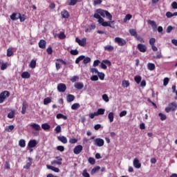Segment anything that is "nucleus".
<instances>
[{
	"label": "nucleus",
	"mask_w": 177,
	"mask_h": 177,
	"mask_svg": "<svg viewBox=\"0 0 177 177\" xmlns=\"http://www.w3.org/2000/svg\"><path fill=\"white\" fill-rule=\"evenodd\" d=\"M95 12L100 14V16L105 17V15H106V18H108V19L112 20L113 17L111 14L109 12V11L104 10L102 9H97Z\"/></svg>",
	"instance_id": "f257e3e1"
},
{
	"label": "nucleus",
	"mask_w": 177,
	"mask_h": 177,
	"mask_svg": "<svg viewBox=\"0 0 177 177\" xmlns=\"http://www.w3.org/2000/svg\"><path fill=\"white\" fill-rule=\"evenodd\" d=\"M177 109V102H172L171 103H169L167 106V107H166L165 109V111L166 113H169L170 111H175Z\"/></svg>",
	"instance_id": "f03ea898"
},
{
	"label": "nucleus",
	"mask_w": 177,
	"mask_h": 177,
	"mask_svg": "<svg viewBox=\"0 0 177 177\" xmlns=\"http://www.w3.org/2000/svg\"><path fill=\"white\" fill-rule=\"evenodd\" d=\"M10 95L9 91H5L0 94V103H3L4 100Z\"/></svg>",
	"instance_id": "7ed1b4c3"
},
{
	"label": "nucleus",
	"mask_w": 177,
	"mask_h": 177,
	"mask_svg": "<svg viewBox=\"0 0 177 177\" xmlns=\"http://www.w3.org/2000/svg\"><path fill=\"white\" fill-rule=\"evenodd\" d=\"M111 20H109V21H104V19H100L99 24H101V26L104 27H111L112 28L111 24L114 21H111Z\"/></svg>",
	"instance_id": "20e7f679"
},
{
	"label": "nucleus",
	"mask_w": 177,
	"mask_h": 177,
	"mask_svg": "<svg viewBox=\"0 0 177 177\" xmlns=\"http://www.w3.org/2000/svg\"><path fill=\"white\" fill-rule=\"evenodd\" d=\"M115 42L120 46H124L127 44V41L120 37H115Z\"/></svg>",
	"instance_id": "39448f33"
},
{
	"label": "nucleus",
	"mask_w": 177,
	"mask_h": 177,
	"mask_svg": "<svg viewBox=\"0 0 177 177\" xmlns=\"http://www.w3.org/2000/svg\"><path fill=\"white\" fill-rule=\"evenodd\" d=\"M94 145L98 147H102L104 145V140L102 138H95Z\"/></svg>",
	"instance_id": "423d86ee"
},
{
	"label": "nucleus",
	"mask_w": 177,
	"mask_h": 177,
	"mask_svg": "<svg viewBox=\"0 0 177 177\" xmlns=\"http://www.w3.org/2000/svg\"><path fill=\"white\" fill-rule=\"evenodd\" d=\"M57 90L60 93H64L66 90V86L65 84L60 83L57 85Z\"/></svg>",
	"instance_id": "0eeeda50"
},
{
	"label": "nucleus",
	"mask_w": 177,
	"mask_h": 177,
	"mask_svg": "<svg viewBox=\"0 0 177 177\" xmlns=\"http://www.w3.org/2000/svg\"><path fill=\"white\" fill-rule=\"evenodd\" d=\"M137 49H138V50H140V52L141 53H145L147 50V48L145 45L142 44H139L138 45H137Z\"/></svg>",
	"instance_id": "6e6552de"
},
{
	"label": "nucleus",
	"mask_w": 177,
	"mask_h": 177,
	"mask_svg": "<svg viewBox=\"0 0 177 177\" xmlns=\"http://www.w3.org/2000/svg\"><path fill=\"white\" fill-rule=\"evenodd\" d=\"M76 42L79 44L81 46H85L86 45V39L83 38L82 40L80 39L78 37L75 39Z\"/></svg>",
	"instance_id": "1a4fd4ad"
},
{
	"label": "nucleus",
	"mask_w": 177,
	"mask_h": 177,
	"mask_svg": "<svg viewBox=\"0 0 177 177\" xmlns=\"http://www.w3.org/2000/svg\"><path fill=\"white\" fill-rule=\"evenodd\" d=\"M82 150H83V147L81 145H80L76 146L74 148L73 151L75 154L78 155L82 151Z\"/></svg>",
	"instance_id": "9d476101"
},
{
	"label": "nucleus",
	"mask_w": 177,
	"mask_h": 177,
	"mask_svg": "<svg viewBox=\"0 0 177 177\" xmlns=\"http://www.w3.org/2000/svg\"><path fill=\"white\" fill-rule=\"evenodd\" d=\"M37 145V142L36 140H31L29 141L28 144V148H34L35 147H36Z\"/></svg>",
	"instance_id": "9b49d317"
},
{
	"label": "nucleus",
	"mask_w": 177,
	"mask_h": 177,
	"mask_svg": "<svg viewBox=\"0 0 177 177\" xmlns=\"http://www.w3.org/2000/svg\"><path fill=\"white\" fill-rule=\"evenodd\" d=\"M133 165H134V167L137 169L141 167V163L139 162V160L138 158H134V161H133Z\"/></svg>",
	"instance_id": "f8f14e48"
},
{
	"label": "nucleus",
	"mask_w": 177,
	"mask_h": 177,
	"mask_svg": "<svg viewBox=\"0 0 177 177\" xmlns=\"http://www.w3.org/2000/svg\"><path fill=\"white\" fill-rule=\"evenodd\" d=\"M46 41L44 39H41L40 41L39 42V47L40 48L44 49L46 48Z\"/></svg>",
	"instance_id": "ddd939ff"
},
{
	"label": "nucleus",
	"mask_w": 177,
	"mask_h": 177,
	"mask_svg": "<svg viewBox=\"0 0 177 177\" xmlns=\"http://www.w3.org/2000/svg\"><path fill=\"white\" fill-rule=\"evenodd\" d=\"M30 127L32 129H35V131H40L41 129L40 125L36 123L31 124Z\"/></svg>",
	"instance_id": "4468645a"
},
{
	"label": "nucleus",
	"mask_w": 177,
	"mask_h": 177,
	"mask_svg": "<svg viewBox=\"0 0 177 177\" xmlns=\"http://www.w3.org/2000/svg\"><path fill=\"white\" fill-rule=\"evenodd\" d=\"M148 24L151 25L152 29L156 30L157 28V24L154 21L148 20Z\"/></svg>",
	"instance_id": "2eb2a0df"
},
{
	"label": "nucleus",
	"mask_w": 177,
	"mask_h": 177,
	"mask_svg": "<svg viewBox=\"0 0 177 177\" xmlns=\"http://www.w3.org/2000/svg\"><path fill=\"white\" fill-rule=\"evenodd\" d=\"M46 167L48 169H51V170L54 171L55 172L59 173L60 171L59 168L55 167L54 166L47 165Z\"/></svg>",
	"instance_id": "dca6fc26"
},
{
	"label": "nucleus",
	"mask_w": 177,
	"mask_h": 177,
	"mask_svg": "<svg viewBox=\"0 0 177 177\" xmlns=\"http://www.w3.org/2000/svg\"><path fill=\"white\" fill-rule=\"evenodd\" d=\"M61 15L62 16L63 18L64 19H68L70 17L69 12L64 10L61 12Z\"/></svg>",
	"instance_id": "f3484780"
},
{
	"label": "nucleus",
	"mask_w": 177,
	"mask_h": 177,
	"mask_svg": "<svg viewBox=\"0 0 177 177\" xmlns=\"http://www.w3.org/2000/svg\"><path fill=\"white\" fill-rule=\"evenodd\" d=\"M104 50H105V51L112 52L114 50V47L111 45L105 46H104Z\"/></svg>",
	"instance_id": "a211bd4d"
},
{
	"label": "nucleus",
	"mask_w": 177,
	"mask_h": 177,
	"mask_svg": "<svg viewBox=\"0 0 177 177\" xmlns=\"http://www.w3.org/2000/svg\"><path fill=\"white\" fill-rule=\"evenodd\" d=\"M129 32H130V35L133 36L134 37H138V33L136 30L135 29H130L129 30Z\"/></svg>",
	"instance_id": "6ab92c4d"
},
{
	"label": "nucleus",
	"mask_w": 177,
	"mask_h": 177,
	"mask_svg": "<svg viewBox=\"0 0 177 177\" xmlns=\"http://www.w3.org/2000/svg\"><path fill=\"white\" fill-rule=\"evenodd\" d=\"M57 138L64 144H66L68 142V140L65 136H58Z\"/></svg>",
	"instance_id": "aec40b11"
},
{
	"label": "nucleus",
	"mask_w": 177,
	"mask_h": 177,
	"mask_svg": "<svg viewBox=\"0 0 177 177\" xmlns=\"http://www.w3.org/2000/svg\"><path fill=\"white\" fill-rule=\"evenodd\" d=\"M28 106V104L26 102H24L22 104V111L21 113L22 114H25L26 112V109Z\"/></svg>",
	"instance_id": "412c9836"
},
{
	"label": "nucleus",
	"mask_w": 177,
	"mask_h": 177,
	"mask_svg": "<svg viewBox=\"0 0 177 177\" xmlns=\"http://www.w3.org/2000/svg\"><path fill=\"white\" fill-rule=\"evenodd\" d=\"M147 67L149 71H153L156 69V65L153 63H148V64L147 65Z\"/></svg>",
	"instance_id": "4be33fe9"
},
{
	"label": "nucleus",
	"mask_w": 177,
	"mask_h": 177,
	"mask_svg": "<svg viewBox=\"0 0 177 177\" xmlns=\"http://www.w3.org/2000/svg\"><path fill=\"white\" fill-rule=\"evenodd\" d=\"M20 17L19 13L17 14V13H13L11 16H10V19L13 21L17 20L19 19V18Z\"/></svg>",
	"instance_id": "5701e85b"
},
{
	"label": "nucleus",
	"mask_w": 177,
	"mask_h": 177,
	"mask_svg": "<svg viewBox=\"0 0 177 177\" xmlns=\"http://www.w3.org/2000/svg\"><path fill=\"white\" fill-rule=\"evenodd\" d=\"M84 84L83 83H82V82H77V83H76L75 84V87L77 88V89H78V90H81V89H82L83 88H84Z\"/></svg>",
	"instance_id": "b1692460"
},
{
	"label": "nucleus",
	"mask_w": 177,
	"mask_h": 177,
	"mask_svg": "<svg viewBox=\"0 0 177 177\" xmlns=\"http://www.w3.org/2000/svg\"><path fill=\"white\" fill-rule=\"evenodd\" d=\"M165 16L167 18H171L173 17L174 16H177V12L171 13V12H167L165 14Z\"/></svg>",
	"instance_id": "393cba45"
},
{
	"label": "nucleus",
	"mask_w": 177,
	"mask_h": 177,
	"mask_svg": "<svg viewBox=\"0 0 177 177\" xmlns=\"http://www.w3.org/2000/svg\"><path fill=\"white\" fill-rule=\"evenodd\" d=\"M28 160H29L30 162H27L26 165L25 166H24V169H28L30 167V166L32 165V159L31 158H28Z\"/></svg>",
	"instance_id": "a878e982"
},
{
	"label": "nucleus",
	"mask_w": 177,
	"mask_h": 177,
	"mask_svg": "<svg viewBox=\"0 0 177 177\" xmlns=\"http://www.w3.org/2000/svg\"><path fill=\"white\" fill-rule=\"evenodd\" d=\"M104 113H105L104 109H98V110H97V111L95 112L97 116H98L100 115H104Z\"/></svg>",
	"instance_id": "bb28decb"
},
{
	"label": "nucleus",
	"mask_w": 177,
	"mask_h": 177,
	"mask_svg": "<svg viewBox=\"0 0 177 177\" xmlns=\"http://www.w3.org/2000/svg\"><path fill=\"white\" fill-rule=\"evenodd\" d=\"M21 77L24 79H28L30 77V74L28 72H24L21 74Z\"/></svg>",
	"instance_id": "cd10ccee"
},
{
	"label": "nucleus",
	"mask_w": 177,
	"mask_h": 177,
	"mask_svg": "<svg viewBox=\"0 0 177 177\" xmlns=\"http://www.w3.org/2000/svg\"><path fill=\"white\" fill-rule=\"evenodd\" d=\"M75 99V96L73 95H71V94H69L68 96H67V101L68 102H71L73 101H74Z\"/></svg>",
	"instance_id": "c85d7f7f"
},
{
	"label": "nucleus",
	"mask_w": 177,
	"mask_h": 177,
	"mask_svg": "<svg viewBox=\"0 0 177 177\" xmlns=\"http://www.w3.org/2000/svg\"><path fill=\"white\" fill-rule=\"evenodd\" d=\"M108 119H109V122H113L114 120V113L113 112L109 113L108 114Z\"/></svg>",
	"instance_id": "c756f323"
},
{
	"label": "nucleus",
	"mask_w": 177,
	"mask_h": 177,
	"mask_svg": "<svg viewBox=\"0 0 177 177\" xmlns=\"http://www.w3.org/2000/svg\"><path fill=\"white\" fill-rule=\"evenodd\" d=\"M132 19V15L130 14H127L126 15V17H124V19H123V22L127 23V21H129Z\"/></svg>",
	"instance_id": "7c9ffc66"
},
{
	"label": "nucleus",
	"mask_w": 177,
	"mask_h": 177,
	"mask_svg": "<svg viewBox=\"0 0 177 177\" xmlns=\"http://www.w3.org/2000/svg\"><path fill=\"white\" fill-rule=\"evenodd\" d=\"M57 119H64V120H65L68 119V118H67L66 115H63V114H62V113H58V114L57 115Z\"/></svg>",
	"instance_id": "2f4dec72"
},
{
	"label": "nucleus",
	"mask_w": 177,
	"mask_h": 177,
	"mask_svg": "<svg viewBox=\"0 0 177 177\" xmlns=\"http://www.w3.org/2000/svg\"><path fill=\"white\" fill-rule=\"evenodd\" d=\"M41 128L44 130H49L50 129V125L48 123H44L41 125Z\"/></svg>",
	"instance_id": "473e14b6"
},
{
	"label": "nucleus",
	"mask_w": 177,
	"mask_h": 177,
	"mask_svg": "<svg viewBox=\"0 0 177 177\" xmlns=\"http://www.w3.org/2000/svg\"><path fill=\"white\" fill-rule=\"evenodd\" d=\"M14 55V53L12 51V49L11 48H9L8 50H7V56L8 57L12 56Z\"/></svg>",
	"instance_id": "72a5a7b5"
},
{
	"label": "nucleus",
	"mask_w": 177,
	"mask_h": 177,
	"mask_svg": "<svg viewBox=\"0 0 177 177\" xmlns=\"http://www.w3.org/2000/svg\"><path fill=\"white\" fill-rule=\"evenodd\" d=\"M19 145L21 147L24 148L26 147V140L24 139H21L19 142Z\"/></svg>",
	"instance_id": "f704fd0d"
},
{
	"label": "nucleus",
	"mask_w": 177,
	"mask_h": 177,
	"mask_svg": "<svg viewBox=\"0 0 177 177\" xmlns=\"http://www.w3.org/2000/svg\"><path fill=\"white\" fill-rule=\"evenodd\" d=\"M96 26L94 24H91L88 28L86 30V32H91L92 30L95 29Z\"/></svg>",
	"instance_id": "c9c22d12"
},
{
	"label": "nucleus",
	"mask_w": 177,
	"mask_h": 177,
	"mask_svg": "<svg viewBox=\"0 0 177 177\" xmlns=\"http://www.w3.org/2000/svg\"><path fill=\"white\" fill-rule=\"evenodd\" d=\"M134 81H136V82H137V84H140V82L142 81L141 76L136 75V77H134Z\"/></svg>",
	"instance_id": "e433bc0d"
},
{
	"label": "nucleus",
	"mask_w": 177,
	"mask_h": 177,
	"mask_svg": "<svg viewBox=\"0 0 177 177\" xmlns=\"http://www.w3.org/2000/svg\"><path fill=\"white\" fill-rule=\"evenodd\" d=\"M14 129H15L14 125H10V126H7L5 129L8 132H11Z\"/></svg>",
	"instance_id": "4c0bfd02"
},
{
	"label": "nucleus",
	"mask_w": 177,
	"mask_h": 177,
	"mask_svg": "<svg viewBox=\"0 0 177 177\" xmlns=\"http://www.w3.org/2000/svg\"><path fill=\"white\" fill-rule=\"evenodd\" d=\"M100 170V166H97L95 167H94L92 171H91V174H94L96 172L99 171Z\"/></svg>",
	"instance_id": "58836bf2"
},
{
	"label": "nucleus",
	"mask_w": 177,
	"mask_h": 177,
	"mask_svg": "<svg viewBox=\"0 0 177 177\" xmlns=\"http://www.w3.org/2000/svg\"><path fill=\"white\" fill-rule=\"evenodd\" d=\"M85 58V56L84 55H81L79 57H77L75 60V63L77 64H78L80 63V62H81L82 60H84V59Z\"/></svg>",
	"instance_id": "ea45409f"
},
{
	"label": "nucleus",
	"mask_w": 177,
	"mask_h": 177,
	"mask_svg": "<svg viewBox=\"0 0 177 177\" xmlns=\"http://www.w3.org/2000/svg\"><path fill=\"white\" fill-rule=\"evenodd\" d=\"M80 107V105L79 103H75L72 105L71 109L73 110H77V109H79Z\"/></svg>",
	"instance_id": "a19ab883"
},
{
	"label": "nucleus",
	"mask_w": 177,
	"mask_h": 177,
	"mask_svg": "<svg viewBox=\"0 0 177 177\" xmlns=\"http://www.w3.org/2000/svg\"><path fill=\"white\" fill-rule=\"evenodd\" d=\"M122 86L124 87V88H127L129 86V81H123L122 82Z\"/></svg>",
	"instance_id": "79ce46f5"
},
{
	"label": "nucleus",
	"mask_w": 177,
	"mask_h": 177,
	"mask_svg": "<svg viewBox=\"0 0 177 177\" xmlns=\"http://www.w3.org/2000/svg\"><path fill=\"white\" fill-rule=\"evenodd\" d=\"M51 102H52V100H51L50 97H46V98H45L44 100V104L45 105H47V104H48L49 103H50Z\"/></svg>",
	"instance_id": "37998d69"
},
{
	"label": "nucleus",
	"mask_w": 177,
	"mask_h": 177,
	"mask_svg": "<svg viewBox=\"0 0 177 177\" xmlns=\"http://www.w3.org/2000/svg\"><path fill=\"white\" fill-rule=\"evenodd\" d=\"M37 62L35 60L32 59L30 64V67L32 68H35L36 67Z\"/></svg>",
	"instance_id": "c03bdc74"
},
{
	"label": "nucleus",
	"mask_w": 177,
	"mask_h": 177,
	"mask_svg": "<svg viewBox=\"0 0 177 177\" xmlns=\"http://www.w3.org/2000/svg\"><path fill=\"white\" fill-rule=\"evenodd\" d=\"M159 117H160V120L164 121L167 119V115L162 113H159Z\"/></svg>",
	"instance_id": "a18cd8bd"
},
{
	"label": "nucleus",
	"mask_w": 177,
	"mask_h": 177,
	"mask_svg": "<svg viewBox=\"0 0 177 177\" xmlns=\"http://www.w3.org/2000/svg\"><path fill=\"white\" fill-rule=\"evenodd\" d=\"M94 17L97 19H98V24L100 22L101 19H103L102 17H101L100 15L97 12L94 15Z\"/></svg>",
	"instance_id": "49530a36"
},
{
	"label": "nucleus",
	"mask_w": 177,
	"mask_h": 177,
	"mask_svg": "<svg viewBox=\"0 0 177 177\" xmlns=\"http://www.w3.org/2000/svg\"><path fill=\"white\" fill-rule=\"evenodd\" d=\"M83 60H84V61H83L84 64H87L88 63H90V62H91V59L90 57H84V59Z\"/></svg>",
	"instance_id": "de8ad7c7"
},
{
	"label": "nucleus",
	"mask_w": 177,
	"mask_h": 177,
	"mask_svg": "<svg viewBox=\"0 0 177 177\" xmlns=\"http://www.w3.org/2000/svg\"><path fill=\"white\" fill-rule=\"evenodd\" d=\"M162 57V55L161 52L156 53V56H153V59H161Z\"/></svg>",
	"instance_id": "09e8293b"
},
{
	"label": "nucleus",
	"mask_w": 177,
	"mask_h": 177,
	"mask_svg": "<svg viewBox=\"0 0 177 177\" xmlns=\"http://www.w3.org/2000/svg\"><path fill=\"white\" fill-rule=\"evenodd\" d=\"M15 111H10V112L8 114V118H10V119L13 118L15 117Z\"/></svg>",
	"instance_id": "8fccbe9b"
},
{
	"label": "nucleus",
	"mask_w": 177,
	"mask_h": 177,
	"mask_svg": "<svg viewBox=\"0 0 177 177\" xmlns=\"http://www.w3.org/2000/svg\"><path fill=\"white\" fill-rule=\"evenodd\" d=\"M102 100H104L105 102H108L109 101V96L106 94L102 95Z\"/></svg>",
	"instance_id": "3c124183"
},
{
	"label": "nucleus",
	"mask_w": 177,
	"mask_h": 177,
	"mask_svg": "<svg viewBox=\"0 0 177 177\" xmlns=\"http://www.w3.org/2000/svg\"><path fill=\"white\" fill-rule=\"evenodd\" d=\"M105 75L103 73H98V77H100V80H104Z\"/></svg>",
	"instance_id": "603ef678"
},
{
	"label": "nucleus",
	"mask_w": 177,
	"mask_h": 177,
	"mask_svg": "<svg viewBox=\"0 0 177 177\" xmlns=\"http://www.w3.org/2000/svg\"><path fill=\"white\" fill-rule=\"evenodd\" d=\"M78 141L77 139L75 138H71L70 140H69V142L71 143V144H75L77 143Z\"/></svg>",
	"instance_id": "864d4df0"
},
{
	"label": "nucleus",
	"mask_w": 177,
	"mask_h": 177,
	"mask_svg": "<svg viewBox=\"0 0 177 177\" xmlns=\"http://www.w3.org/2000/svg\"><path fill=\"white\" fill-rule=\"evenodd\" d=\"M55 131H56V133H59L62 132V127H61V126L58 125L55 128Z\"/></svg>",
	"instance_id": "5fc2aeb1"
},
{
	"label": "nucleus",
	"mask_w": 177,
	"mask_h": 177,
	"mask_svg": "<svg viewBox=\"0 0 177 177\" xmlns=\"http://www.w3.org/2000/svg\"><path fill=\"white\" fill-rule=\"evenodd\" d=\"M156 40L155 38H151L149 39V44H151V46H153L155 44Z\"/></svg>",
	"instance_id": "6e6d98bb"
},
{
	"label": "nucleus",
	"mask_w": 177,
	"mask_h": 177,
	"mask_svg": "<svg viewBox=\"0 0 177 177\" xmlns=\"http://www.w3.org/2000/svg\"><path fill=\"white\" fill-rule=\"evenodd\" d=\"M51 164H52V165L57 164V165H61L62 164V162L61 161H59V160H53V161L51 162Z\"/></svg>",
	"instance_id": "4d7b16f0"
},
{
	"label": "nucleus",
	"mask_w": 177,
	"mask_h": 177,
	"mask_svg": "<svg viewBox=\"0 0 177 177\" xmlns=\"http://www.w3.org/2000/svg\"><path fill=\"white\" fill-rule=\"evenodd\" d=\"M127 114V111H122V112H120V113H119V116L120 118H122V117L125 116Z\"/></svg>",
	"instance_id": "13d9d810"
},
{
	"label": "nucleus",
	"mask_w": 177,
	"mask_h": 177,
	"mask_svg": "<svg viewBox=\"0 0 177 177\" xmlns=\"http://www.w3.org/2000/svg\"><path fill=\"white\" fill-rule=\"evenodd\" d=\"M82 175L84 177H91L86 169L84 170Z\"/></svg>",
	"instance_id": "bf43d9fd"
},
{
	"label": "nucleus",
	"mask_w": 177,
	"mask_h": 177,
	"mask_svg": "<svg viewBox=\"0 0 177 177\" xmlns=\"http://www.w3.org/2000/svg\"><path fill=\"white\" fill-rule=\"evenodd\" d=\"M102 63L108 64V66H111V62L108 59L102 60Z\"/></svg>",
	"instance_id": "052dcab7"
},
{
	"label": "nucleus",
	"mask_w": 177,
	"mask_h": 177,
	"mask_svg": "<svg viewBox=\"0 0 177 177\" xmlns=\"http://www.w3.org/2000/svg\"><path fill=\"white\" fill-rule=\"evenodd\" d=\"M66 37V35L64 34V32H61L59 35V38L60 39H64Z\"/></svg>",
	"instance_id": "680f3d73"
},
{
	"label": "nucleus",
	"mask_w": 177,
	"mask_h": 177,
	"mask_svg": "<svg viewBox=\"0 0 177 177\" xmlns=\"http://www.w3.org/2000/svg\"><path fill=\"white\" fill-rule=\"evenodd\" d=\"M71 54L73 55H77L79 54V51L76 49V50H72L71 51Z\"/></svg>",
	"instance_id": "e2e57ef3"
},
{
	"label": "nucleus",
	"mask_w": 177,
	"mask_h": 177,
	"mask_svg": "<svg viewBox=\"0 0 177 177\" xmlns=\"http://www.w3.org/2000/svg\"><path fill=\"white\" fill-rule=\"evenodd\" d=\"M47 53L48 55H52L53 54V48L51 46H49L47 50H46Z\"/></svg>",
	"instance_id": "0e129e2a"
},
{
	"label": "nucleus",
	"mask_w": 177,
	"mask_h": 177,
	"mask_svg": "<svg viewBox=\"0 0 177 177\" xmlns=\"http://www.w3.org/2000/svg\"><path fill=\"white\" fill-rule=\"evenodd\" d=\"M88 162L91 164V165H95V160L93 158H89L88 159Z\"/></svg>",
	"instance_id": "69168bd1"
},
{
	"label": "nucleus",
	"mask_w": 177,
	"mask_h": 177,
	"mask_svg": "<svg viewBox=\"0 0 177 177\" xmlns=\"http://www.w3.org/2000/svg\"><path fill=\"white\" fill-rule=\"evenodd\" d=\"M171 6L172 9H177V2L174 1L171 4Z\"/></svg>",
	"instance_id": "338daca9"
},
{
	"label": "nucleus",
	"mask_w": 177,
	"mask_h": 177,
	"mask_svg": "<svg viewBox=\"0 0 177 177\" xmlns=\"http://www.w3.org/2000/svg\"><path fill=\"white\" fill-rule=\"evenodd\" d=\"M77 3V1L75 0H70L68 5L69 6H75Z\"/></svg>",
	"instance_id": "774afa93"
}]
</instances>
